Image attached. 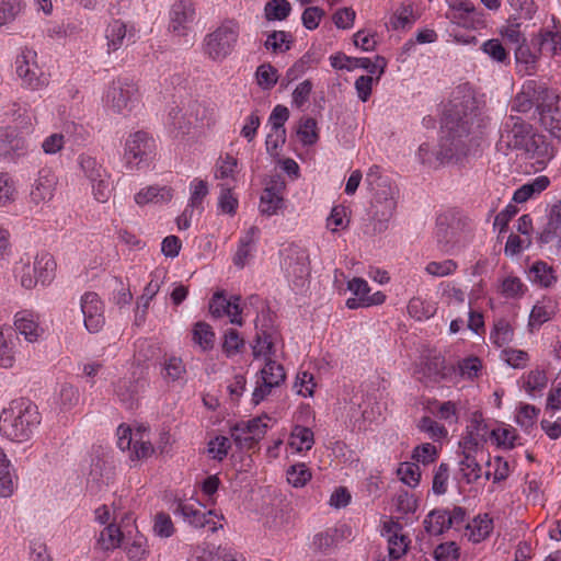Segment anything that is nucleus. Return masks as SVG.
I'll return each instance as SVG.
<instances>
[{
  "label": "nucleus",
  "mask_w": 561,
  "mask_h": 561,
  "mask_svg": "<svg viewBox=\"0 0 561 561\" xmlns=\"http://www.w3.org/2000/svg\"><path fill=\"white\" fill-rule=\"evenodd\" d=\"M477 117L476 99L471 94L463 96L462 101L453 100L451 107L446 117L447 133L440 138L435 158L440 163H460L465 158L474 154L479 142L472 137L471 126Z\"/></svg>",
  "instance_id": "f257e3e1"
},
{
  "label": "nucleus",
  "mask_w": 561,
  "mask_h": 561,
  "mask_svg": "<svg viewBox=\"0 0 561 561\" xmlns=\"http://www.w3.org/2000/svg\"><path fill=\"white\" fill-rule=\"evenodd\" d=\"M39 424L37 405L25 398L12 400L0 414V432L13 442L28 440Z\"/></svg>",
  "instance_id": "f03ea898"
},
{
  "label": "nucleus",
  "mask_w": 561,
  "mask_h": 561,
  "mask_svg": "<svg viewBox=\"0 0 561 561\" xmlns=\"http://www.w3.org/2000/svg\"><path fill=\"white\" fill-rule=\"evenodd\" d=\"M365 183L373 194L371 220L374 232H382L387 229V222L392 217L397 203L394 199L396 187L391 185L388 176L381 173L379 165H373L366 173Z\"/></svg>",
  "instance_id": "7ed1b4c3"
},
{
  "label": "nucleus",
  "mask_w": 561,
  "mask_h": 561,
  "mask_svg": "<svg viewBox=\"0 0 561 561\" xmlns=\"http://www.w3.org/2000/svg\"><path fill=\"white\" fill-rule=\"evenodd\" d=\"M154 138L144 130L130 134L124 146L123 160L129 171L148 168L156 158Z\"/></svg>",
  "instance_id": "20e7f679"
},
{
  "label": "nucleus",
  "mask_w": 561,
  "mask_h": 561,
  "mask_svg": "<svg viewBox=\"0 0 561 561\" xmlns=\"http://www.w3.org/2000/svg\"><path fill=\"white\" fill-rule=\"evenodd\" d=\"M240 26L234 20H227L204 38V53L215 61L226 59L234 49Z\"/></svg>",
  "instance_id": "39448f33"
},
{
  "label": "nucleus",
  "mask_w": 561,
  "mask_h": 561,
  "mask_svg": "<svg viewBox=\"0 0 561 561\" xmlns=\"http://www.w3.org/2000/svg\"><path fill=\"white\" fill-rule=\"evenodd\" d=\"M140 94L137 84L128 78L113 80L107 93L106 103L116 113L127 115L139 103Z\"/></svg>",
  "instance_id": "423d86ee"
},
{
  "label": "nucleus",
  "mask_w": 561,
  "mask_h": 561,
  "mask_svg": "<svg viewBox=\"0 0 561 561\" xmlns=\"http://www.w3.org/2000/svg\"><path fill=\"white\" fill-rule=\"evenodd\" d=\"M78 163L92 186L94 198L100 203L107 202L112 187L111 175L106 169L94 157L84 153L79 156Z\"/></svg>",
  "instance_id": "0eeeda50"
},
{
  "label": "nucleus",
  "mask_w": 561,
  "mask_h": 561,
  "mask_svg": "<svg viewBox=\"0 0 561 561\" xmlns=\"http://www.w3.org/2000/svg\"><path fill=\"white\" fill-rule=\"evenodd\" d=\"M536 110L541 125L551 136L561 140V100L552 91L542 88L536 98Z\"/></svg>",
  "instance_id": "6e6552de"
},
{
  "label": "nucleus",
  "mask_w": 561,
  "mask_h": 561,
  "mask_svg": "<svg viewBox=\"0 0 561 561\" xmlns=\"http://www.w3.org/2000/svg\"><path fill=\"white\" fill-rule=\"evenodd\" d=\"M533 134V126L522 117L510 115L500 128V139L496 142L497 151L507 153L508 150H520L527 138Z\"/></svg>",
  "instance_id": "1a4fd4ad"
},
{
  "label": "nucleus",
  "mask_w": 561,
  "mask_h": 561,
  "mask_svg": "<svg viewBox=\"0 0 561 561\" xmlns=\"http://www.w3.org/2000/svg\"><path fill=\"white\" fill-rule=\"evenodd\" d=\"M36 51L23 50L15 59V72L22 80V85L31 90H38L48 84V79L36 62Z\"/></svg>",
  "instance_id": "9d476101"
},
{
  "label": "nucleus",
  "mask_w": 561,
  "mask_h": 561,
  "mask_svg": "<svg viewBox=\"0 0 561 561\" xmlns=\"http://www.w3.org/2000/svg\"><path fill=\"white\" fill-rule=\"evenodd\" d=\"M330 61L334 69H346L351 71L356 68H362L370 75L377 73L376 81L385 73L387 67L386 58L379 55L375 56V59L371 60L367 57H350L343 53H337L330 57Z\"/></svg>",
  "instance_id": "9b49d317"
},
{
  "label": "nucleus",
  "mask_w": 561,
  "mask_h": 561,
  "mask_svg": "<svg viewBox=\"0 0 561 561\" xmlns=\"http://www.w3.org/2000/svg\"><path fill=\"white\" fill-rule=\"evenodd\" d=\"M81 312L84 319V327L91 333L99 332L104 323V307L96 293L88 291L80 300Z\"/></svg>",
  "instance_id": "f8f14e48"
},
{
  "label": "nucleus",
  "mask_w": 561,
  "mask_h": 561,
  "mask_svg": "<svg viewBox=\"0 0 561 561\" xmlns=\"http://www.w3.org/2000/svg\"><path fill=\"white\" fill-rule=\"evenodd\" d=\"M239 301L240 296L228 299L225 291H216L209 301V312L214 318L227 316L232 324L242 325V318L240 317L242 310Z\"/></svg>",
  "instance_id": "ddd939ff"
},
{
  "label": "nucleus",
  "mask_w": 561,
  "mask_h": 561,
  "mask_svg": "<svg viewBox=\"0 0 561 561\" xmlns=\"http://www.w3.org/2000/svg\"><path fill=\"white\" fill-rule=\"evenodd\" d=\"M195 20V8L188 0L174 3L170 11L169 30L179 36H186Z\"/></svg>",
  "instance_id": "4468645a"
},
{
  "label": "nucleus",
  "mask_w": 561,
  "mask_h": 561,
  "mask_svg": "<svg viewBox=\"0 0 561 561\" xmlns=\"http://www.w3.org/2000/svg\"><path fill=\"white\" fill-rule=\"evenodd\" d=\"M57 178L50 170H41L30 193L31 202L35 205L49 202L54 196Z\"/></svg>",
  "instance_id": "2eb2a0df"
},
{
  "label": "nucleus",
  "mask_w": 561,
  "mask_h": 561,
  "mask_svg": "<svg viewBox=\"0 0 561 561\" xmlns=\"http://www.w3.org/2000/svg\"><path fill=\"white\" fill-rule=\"evenodd\" d=\"M173 513L182 515L184 520H186L190 525L196 527V528H204L208 526L209 530L211 533H215L218 527L211 518H209L210 515H213V511H209L207 513L202 512L201 510L196 508L192 504L186 503H178L176 507L174 508Z\"/></svg>",
  "instance_id": "dca6fc26"
},
{
  "label": "nucleus",
  "mask_w": 561,
  "mask_h": 561,
  "mask_svg": "<svg viewBox=\"0 0 561 561\" xmlns=\"http://www.w3.org/2000/svg\"><path fill=\"white\" fill-rule=\"evenodd\" d=\"M105 37L107 39L108 51L118 50L126 42L135 43L134 27L127 28V25L121 20H113L106 28Z\"/></svg>",
  "instance_id": "f3484780"
},
{
  "label": "nucleus",
  "mask_w": 561,
  "mask_h": 561,
  "mask_svg": "<svg viewBox=\"0 0 561 561\" xmlns=\"http://www.w3.org/2000/svg\"><path fill=\"white\" fill-rule=\"evenodd\" d=\"M345 531H350L345 525L341 527H329L319 531L313 536L311 547L317 552L328 553L336 546L339 540L344 537Z\"/></svg>",
  "instance_id": "a211bd4d"
},
{
  "label": "nucleus",
  "mask_w": 561,
  "mask_h": 561,
  "mask_svg": "<svg viewBox=\"0 0 561 561\" xmlns=\"http://www.w3.org/2000/svg\"><path fill=\"white\" fill-rule=\"evenodd\" d=\"M435 238L437 247L444 253H450L457 244L456 229L448 224L447 216H439L437 218Z\"/></svg>",
  "instance_id": "6ab92c4d"
},
{
  "label": "nucleus",
  "mask_w": 561,
  "mask_h": 561,
  "mask_svg": "<svg viewBox=\"0 0 561 561\" xmlns=\"http://www.w3.org/2000/svg\"><path fill=\"white\" fill-rule=\"evenodd\" d=\"M539 55L538 50L533 51L526 44V38H523V42L515 49V60L518 72L528 76L535 73Z\"/></svg>",
  "instance_id": "aec40b11"
},
{
  "label": "nucleus",
  "mask_w": 561,
  "mask_h": 561,
  "mask_svg": "<svg viewBox=\"0 0 561 561\" xmlns=\"http://www.w3.org/2000/svg\"><path fill=\"white\" fill-rule=\"evenodd\" d=\"M561 231V201H558L550 208L548 221L538 233L537 240L540 244H547L558 237Z\"/></svg>",
  "instance_id": "412c9836"
},
{
  "label": "nucleus",
  "mask_w": 561,
  "mask_h": 561,
  "mask_svg": "<svg viewBox=\"0 0 561 561\" xmlns=\"http://www.w3.org/2000/svg\"><path fill=\"white\" fill-rule=\"evenodd\" d=\"M173 197V190L170 186L150 185L140 190L135 195L136 204L142 206L149 203H168Z\"/></svg>",
  "instance_id": "4be33fe9"
},
{
  "label": "nucleus",
  "mask_w": 561,
  "mask_h": 561,
  "mask_svg": "<svg viewBox=\"0 0 561 561\" xmlns=\"http://www.w3.org/2000/svg\"><path fill=\"white\" fill-rule=\"evenodd\" d=\"M283 184L272 185L264 188L261 201L260 210L263 215L272 216L284 206V198L282 196Z\"/></svg>",
  "instance_id": "5701e85b"
},
{
  "label": "nucleus",
  "mask_w": 561,
  "mask_h": 561,
  "mask_svg": "<svg viewBox=\"0 0 561 561\" xmlns=\"http://www.w3.org/2000/svg\"><path fill=\"white\" fill-rule=\"evenodd\" d=\"M24 149V139L19 136L16 128L5 127L0 129V156L9 157L12 153L20 154Z\"/></svg>",
  "instance_id": "b1692460"
},
{
  "label": "nucleus",
  "mask_w": 561,
  "mask_h": 561,
  "mask_svg": "<svg viewBox=\"0 0 561 561\" xmlns=\"http://www.w3.org/2000/svg\"><path fill=\"white\" fill-rule=\"evenodd\" d=\"M37 282L48 285L55 277L56 262L49 253L43 252L36 255L33 263Z\"/></svg>",
  "instance_id": "393cba45"
},
{
  "label": "nucleus",
  "mask_w": 561,
  "mask_h": 561,
  "mask_svg": "<svg viewBox=\"0 0 561 561\" xmlns=\"http://www.w3.org/2000/svg\"><path fill=\"white\" fill-rule=\"evenodd\" d=\"M347 288L354 294L355 297L348 298L346 300V307L348 309L364 308V300L368 298L370 291L368 283L360 277H354L348 282Z\"/></svg>",
  "instance_id": "a878e982"
},
{
  "label": "nucleus",
  "mask_w": 561,
  "mask_h": 561,
  "mask_svg": "<svg viewBox=\"0 0 561 561\" xmlns=\"http://www.w3.org/2000/svg\"><path fill=\"white\" fill-rule=\"evenodd\" d=\"M533 43L538 46L539 54L557 55L561 50V33L558 31H543Z\"/></svg>",
  "instance_id": "bb28decb"
},
{
  "label": "nucleus",
  "mask_w": 561,
  "mask_h": 561,
  "mask_svg": "<svg viewBox=\"0 0 561 561\" xmlns=\"http://www.w3.org/2000/svg\"><path fill=\"white\" fill-rule=\"evenodd\" d=\"M447 510H433L431 511L423 524L424 529L428 535L439 536L443 535L450 526L447 525Z\"/></svg>",
  "instance_id": "cd10ccee"
},
{
  "label": "nucleus",
  "mask_w": 561,
  "mask_h": 561,
  "mask_svg": "<svg viewBox=\"0 0 561 561\" xmlns=\"http://www.w3.org/2000/svg\"><path fill=\"white\" fill-rule=\"evenodd\" d=\"M14 325L16 331L24 335L26 341L34 342L37 340L38 324L27 311H20L15 314Z\"/></svg>",
  "instance_id": "c85d7f7f"
},
{
  "label": "nucleus",
  "mask_w": 561,
  "mask_h": 561,
  "mask_svg": "<svg viewBox=\"0 0 561 561\" xmlns=\"http://www.w3.org/2000/svg\"><path fill=\"white\" fill-rule=\"evenodd\" d=\"M286 378L285 369L283 365L268 358L265 366L261 369L262 382H265L266 387H277Z\"/></svg>",
  "instance_id": "c756f323"
},
{
  "label": "nucleus",
  "mask_w": 561,
  "mask_h": 561,
  "mask_svg": "<svg viewBox=\"0 0 561 561\" xmlns=\"http://www.w3.org/2000/svg\"><path fill=\"white\" fill-rule=\"evenodd\" d=\"M481 50L486 54L493 61L499 64L508 65L511 57L508 50L503 46L502 42L497 38L485 41L481 45Z\"/></svg>",
  "instance_id": "7c9ffc66"
},
{
  "label": "nucleus",
  "mask_w": 561,
  "mask_h": 561,
  "mask_svg": "<svg viewBox=\"0 0 561 561\" xmlns=\"http://www.w3.org/2000/svg\"><path fill=\"white\" fill-rule=\"evenodd\" d=\"M468 529H471V538L473 541L479 542L484 540L493 530V519L488 514L478 515L473 518L471 524H468Z\"/></svg>",
  "instance_id": "2f4dec72"
},
{
  "label": "nucleus",
  "mask_w": 561,
  "mask_h": 561,
  "mask_svg": "<svg viewBox=\"0 0 561 561\" xmlns=\"http://www.w3.org/2000/svg\"><path fill=\"white\" fill-rule=\"evenodd\" d=\"M313 432L306 426L297 425L294 427L289 445L297 451L309 450L313 445Z\"/></svg>",
  "instance_id": "473e14b6"
},
{
  "label": "nucleus",
  "mask_w": 561,
  "mask_h": 561,
  "mask_svg": "<svg viewBox=\"0 0 561 561\" xmlns=\"http://www.w3.org/2000/svg\"><path fill=\"white\" fill-rule=\"evenodd\" d=\"M193 340L203 351H209L214 347L215 333L213 328L203 321L195 323L193 329Z\"/></svg>",
  "instance_id": "72a5a7b5"
},
{
  "label": "nucleus",
  "mask_w": 561,
  "mask_h": 561,
  "mask_svg": "<svg viewBox=\"0 0 561 561\" xmlns=\"http://www.w3.org/2000/svg\"><path fill=\"white\" fill-rule=\"evenodd\" d=\"M291 11L287 0H268L264 7V15L267 21H283Z\"/></svg>",
  "instance_id": "f704fd0d"
},
{
  "label": "nucleus",
  "mask_w": 561,
  "mask_h": 561,
  "mask_svg": "<svg viewBox=\"0 0 561 561\" xmlns=\"http://www.w3.org/2000/svg\"><path fill=\"white\" fill-rule=\"evenodd\" d=\"M530 274L533 275V279L543 287H550L557 280L552 266L542 261H537L533 264Z\"/></svg>",
  "instance_id": "c9c22d12"
},
{
  "label": "nucleus",
  "mask_w": 561,
  "mask_h": 561,
  "mask_svg": "<svg viewBox=\"0 0 561 561\" xmlns=\"http://www.w3.org/2000/svg\"><path fill=\"white\" fill-rule=\"evenodd\" d=\"M15 276L20 278L22 287L31 289L36 286L37 275H35L34 266L31 264L30 259L24 261L23 259L16 264L14 268Z\"/></svg>",
  "instance_id": "e433bc0d"
},
{
  "label": "nucleus",
  "mask_w": 561,
  "mask_h": 561,
  "mask_svg": "<svg viewBox=\"0 0 561 561\" xmlns=\"http://www.w3.org/2000/svg\"><path fill=\"white\" fill-rule=\"evenodd\" d=\"M244 347V340L236 329H228L224 335L222 352L227 357L237 355Z\"/></svg>",
  "instance_id": "4c0bfd02"
},
{
  "label": "nucleus",
  "mask_w": 561,
  "mask_h": 561,
  "mask_svg": "<svg viewBox=\"0 0 561 561\" xmlns=\"http://www.w3.org/2000/svg\"><path fill=\"white\" fill-rule=\"evenodd\" d=\"M460 471L467 483L476 482L481 477V466L477 461L474 455H463L459 462Z\"/></svg>",
  "instance_id": "58836bf2"
},
{
  "label": "nucleus",
  "mask_w": 561,
  "mask_h": 561,
  "mask_svg": "<svg viewBox=\"0 0 561 561\" xmlns=\"http://www.w3.org/2000/svg\"><path fill=\"white\" fill-rule=\"evenodd\" d=\"M267 424L263 423L262 417H254L249 421H241L236 423V430L241 431L242 434H250L259 442L266 433Z\"/></svg>",
  "instance_id": "ea45409f"
},
{
  "label": "nucleus",
  "mask_w": 561,
  "mask_h": 561,
  "mask_svg": "<svg viewBox=\"0 0 561 561\" xmlns=\"http://www.w3.org/2000/svg\"><path fill=\"white\" fill-rule=\"evenodd\" d=\"M297 134L304 145L311 146L319 139L317 131V122L312 117H306L300 121Z\"/></svg>",
  "instance_id": "a19ab883"
},
{
  "label": "nucleus",
  "mask_w": 561,
  "mask_h": 561,
  "mask_svg": "<svg viewBox=\"0 0 561 561\" xmlns=\"http://www.w3.org/2000/svg\"><path fill=\"white\" fill-rule=\"evenodd\" d=\"M289 35L285 31H273L267 35L264 47L273 53L286 51L290 49Z\"/></svg>",
  "instance_id": "79ce46f5"
},
{
  "label": "nucleus",
  "mask_w": 561,
  "mask_h": 561,
  "mask_svg": "<svg viewBox=\"0 0 561 561\" xmlns=\"http://www.w3.org/2000/svg\"><path fill=\"white\" fill-rule=\"evenodd\" d=\"M288 260L291 261L293 259L288 256ZM286 271L288 275H294L295 277L301 278L304 282L310 274L309 255L307 251L301 250V253L296 257V263L293 265L291 262H289Z\"/></svg>",
  "instance_id": "37998d69"
},
{
  "label": "nucleus",
  "mask_w": 561,
  "mask_h": 561,
  "mask_svg": "<svg viewBox=\"0 0 561 561\" xmlns=\"http://www.w3.org/2000/svg\"><path fill=\"white\" fill-rule=\"evenodd\" d=\"M277 69L271 64H263L256 69L257 84L263 90L272 89L277 82Z\"/></svg>",
  "instance_id": "c03bdc74"
},
{
  "label": "nucleus",
  "mask_w": 561,
  "mask_h": 561,
  "mask_svg": "<svg viewBox=\"0 0 561 561\" xmlns=\"http://www.w3.org/2000/svg\"><path fill=\"white\" fill-rule=\"evenodd\" d=\"M168 124L173 128V130H176L178 134L185 135L190 130L192 121L182 113L181 108L174 106L169 111Z\"/></svg>",
  "instance_id": "a18cd8bd"
},
{
  "label": "nucleus",
  "mask_w": 561,
  "mask_h": 561,
  "mask_svg": "<svg viewBox=\"0 0 561 561\" xmlns=\"http://www.w3.org/2000/svg\"><path fill=\"white\" fill-rule=\"evenodd\" d=\"M191 187H192V194H191L188 207H191L192 209H197L198 213L201 214L204 209L202 206L203 199L208 194L207 182L204 180L195 179L192 182Z\"/></svg>",
  "instance_id": "49530a36"
},
{
  "label": "nucleus",
  "mask_w": 561,
  "mask_h": 561,
  "mask_svg": "<svg viewBox=\"0 0 561 561\" xmlns=\"http://www.w3.org/2000/svg\"><path fill=\"white\" fill-rule=\"evenodd\" d=\"M256 334L260 336L275 337L276 330L273 314L270 309L262 310L255 321Z\"/></svg>",
  "instance_id": "de8ad7c7"
},
{
  "label": "nucleus",
  "mask_w": 561,
  "mask_h": 561,
  "mask_svg": "<svg viewBox=\"0 0 561 561\" xmlns=\"http://www.w3.org/2000/svg\"><path fill=\"white\" fill-rule=\"evenodd\" d=\"M410 543L409 538L402 534H393L389 536V558L390 561L400 559L408 550Z\"/></svg>",
  "instance_id": "09e8293b"
},
{
  "label": "nucleus",
  "mask_w": 561,
  "mask_h": 561,
  "mask_svg": "<svg viewBox=\"0 0 561 561\" xmlns=\"http://www.w3.org/2000/svg\"><path fill=\"white\" fill-rule=\"evenodd\" d=\"M286 474L287 481L296 488L304 486L311 479V473L305 463L290 466Z\"/></svg>",
  "instance_id": "8fccbe9b"
},
{
  "label": "nucleus",
  "mask_w": 561,
  "mask_h": 561,
  "mask_svg": "<svg viewBox=\"0 0 561 561\" xmlns=\"http://www.w3.org/2000/svg\"><path fill=\"white\" fill-rule=\"evenodd\" d=\"M415 18L411 5H401L391 16L390 24L394 30L411 27Z\"/></svg>",
  "instance_id": "3c124183"
},
{
  "label": "nucleus",
  "mask_w": 561,
  "mask_h": 561,
  "mask_svg": "<svg viewBox=\"0 0 561 561\" xmlns=\"http://www.w3.org/2000/svg\"><path fill=\"white\" fill-rule=\"evenodd\" d=\"M537 141H539V146L530 156V159H535L536 163L540 165V169H543L546 164L553 158L554 148L547 141L543 135L542 137H537Z\"/></svg>",
  "instance_id": "603ef678"
},
{
  "label": "nucleus",
  "mask_w": 561,
  "mask_h": 561,
  "mask_svg": "<svg viewBox=\"0 0 561 561\" xmlns=\"http://www.w3.org/2000/svg\"><path fill=\"white\" fill-rule=\"evenodd\" d=\"M552 314L553 310L551 307L537 304L531 309L528 325L531 328V330L537 329L545 322L549 321Z\"/></svg>",
  "instance_id": "864d4df0"
},
{
  "label": "nucleus",
  "mask_w": 561,
  "mask_h": 561,
  "mask_svg": "<svg viewBox=\"0 0 561 561\" xmlns=\"http://www.w3.org/2000/svg\"><path fill=\"white\" fill-rule=\"evenodd\" d=\"M401 481L411 488H415L421 478L420 468L414 462H404L398 469Z\"/></svg>",
  "instance_id": "5fc2aeb1"
},
{
  "label": "nucleus",
  "mask_w": 561,
  "mask_h": 561,
  "mask_svg": "<svg viewBox=\"0 0 561 561\" xmlns=\"http://www.w3.org/2000/svg\"><path fill=\"white\" fill-rule=\"evenodd\" d=\"M21 10V0L2 1L0 3V26L13 21Z\"/></svg>",
  "instance_id": "6e6d98bb"
},
{
  "label": "nucleus",
  "mask_w": 561,
  "mask_h": 561,
  "mask_svg": "<svg viewBox=\"0 0 561 561\" xmlns=\"http://www.w3.org/2000/svg\"><path fill=\"white\" fill-rule=\"evenodd\" d=\"M196 561H239L237 554L227 548H217L216 551L203 550Z\"/></svg>",
  "instance_id": "4d7b16f0"
},
{
  "label": "nucleus",
  "mask_w": 561,
  "mask_h": 561,
  "mask_svg": "<svg viewBox=\"0 0 561 561\" xmlns=\"http://www.w3.org/2000/svg\"><path fill=\"white\" fill-rule=\"evenodd\" d=\"M434 558L436 561H457L459 548L454 541L439 543L434 550Z\"/></svg>",
  "instance_id": "13d9d810"
},
{
  "label": "nucleus",
  "mask_w": 561,
  "mask_h": 561,
  "mask_svg": "<svg viewBox=\"0 0 561 561\" xmlns=\"http://www.w3.org/2000/svg\"><path fill=\"white\" fill-rule=\"evenodd\" d=\"M510 5L516 11L517 19L530 20L537 11L534 0H507Z\"/></svg>",
  "instance_id": "bf43d9fd"
},
{
  "label": "nucleus",
  "mask_w": 561,
  "mask_h": 561,
  "mask_svg": "<svg viewBox=\"0 0 561 561\" xmlns=\"http://www.w3.org/2000/svg\"><path fill=\"white\" fill-rule=\"evenodd\" d=\"M539 411L540 410L537 409L535 405L523 404L519 408L518 413L516 415L517 424L524 427L525 430L533 427L539 414Z\"/></svg>",
  "instance_id": "052dcab7"
},
{
  "label": "nucleus",
  "mask_w": 561,
  "mask_h": 561,
  "mask_svg": "<svg viewBox=\"0 0 561 561\" xmlns=\"http://www.w3.org/2000/svg\"><path fill=\"white\" fill-rule=\"evenodd\" d=\"M518 20L515 15H511L507 20L508 24L502 27L500 33L508 42L519 45L525 37L519 31L520 23H518Z\"/></svg>",
  "instance_id": "680f3d73"
},
{
  "label": "nucleus",
  "mask_w": 561,
  "mask_h": 561,
  "mask_svg": "<svg viewBox=\"0 0 561 561\" xmlns=\"http://www.w3.org/2000/svg\"><path fill=\"white\" fill-rule=\"evenodd\" d=\"M123 534L118 526L114 524L107 525L101 533V540L106 550L114 549L119 546Z\"/></svg>",
  "instance_id": "e2e57ef3"
},
{
  "label": "nucleus",
  "mask_w": 561,
  "mask_h": 561,
  "mask_svg": "<svg viewBox=\"0 0 561 561\" xmlns=\"http://www.w3.org/2000/svg\"><path fill=\"white\" fill-rule=\"evenodd\" d=\"M230 442L226 436H216L208 443V454L216 460L221 461L230 449Z\"/></svg>",
  "instance_id": "0e129e2a"
},
{
  "label": "nucleus",
  "mask_w": 561,
  "mask_h": 561,
  "mask_svg": "<svg viewBox=\"0 0 561 561\" xmlns=\"http://www.w3.org/2000/svg\"><path fill=\"white\" fill-rule=\"evenodd\" d=\"M457 266L454 260H445L443 262L432 261L426 265L425 271L430 275L443 277L453 274L457 270Z\"/></svg>",
  "instance_id": "69168bd1"
},
{
  "label": "nucleus",
  "mask_w": 561,
  "mask_h": 561,
  "mask_svg": "<svg viewBox=\"0 0 561 561\" xmlns=\"http://www.w3.org/2000/svg\"><path fill=\"white\" fill-rule=\"evenodd\" d=\"M153 530L162 538L171 537L174 533V526L171 517L163 512L158 513L154 517Z\"/></svg>",
  "instance_id": "338daca9"
},
{
  "label": "nucleus",
  "mask_w": 561,
  "mask_h": 561,
  "mask_svg": "<svg viewBox=\"0 0 561 561\" xmlns=\"http://www.w3.org/2000/svg\"><path fill=\"white\" fill-rule=\"evenodd\" d=\"M164 370L168 378L176 381L183 378L186 373L185 365L180 357L171 356L164 363Z\"/></svg>",
  "instance_id": "774afa93"
}]
</instances>
